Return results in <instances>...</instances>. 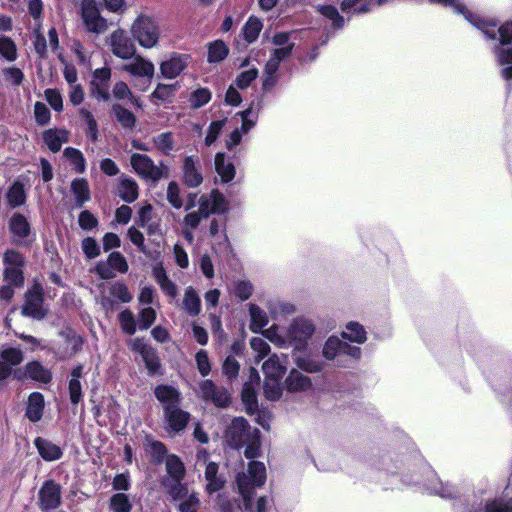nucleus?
Masks as SVG:
<instances>
[{"label": "nucleus", "mask_w": 512, "mask_h": 512, "mask_svg": "<svg viewBox=\"0 0 512 512\" xmlns=\"http://www.w3.org/2000/svg\"><path fill=\"white\" fill-rule=\"evenodd\" d=\"M0 57L7 62H14L18 58L16 43L5 35H0Z\"/></svg>", "instance_id": "46"}, {"label": "nucleus", "mask_w": 512, "mask_h": 512, "mask_svg": "<svg viewBox=\"0 0 512 512\" xmlns=\"http://www.w3.org/2000/svg\"><path fill=\"white\" fill-rule=\"evenodd\" d=\"M177 88L174 84H158L153 91L151 98L160 103H171Z\"/></svg>", "instance_id": "51"}, {"label": "nucleus", "mask_w": 512, "mask_h": 512, "mask_svg": "<svg viewBox=\"0 0 512 512\" xmlns=\"http://www.w3.org/2000/svg\"><path fill=\"white\" fill-rule=\"evenodd\" d=\"M121 329L128 335H133L137 330V323L133 313L129 309L123 310L118 315Z\"/></svg>", "instance_id": "61"}, {"label": "nucleus", "mask_w": 512, "mask_h": 512, "mask_svg": "<svg viewBox=\"0 0 512 512\" xmlns=\"http://www.w3.org/2000/svg\"><path fill=\"white\" fill-rule=\"evenodd\" d=\"M79 115L81 117V119L85 122L86 126H87V130H86V133H87V136L93 141H97L98 140V124H97V121L95 120L92 112L90 110H88L87 108L85 107H82L79 109Z\"/></svg>", "instance_id": "52"}, {"label": "nucleus", "mask_w": 512, "mask_h": 512, "mask_svg": "<svg viewBox=\"0 0 512 512\" xmlns=\"http://www.w3.org/2000/svg\"><path fill=\"white\" fill-rule=\"evenodd\" d=\"M81 18L86 30L96 35L107 29V21L100 15L94 0H83L81 3Z\"/></svg>", "instance_id": "7"}, {"label": "nucleus", "mask_w": 512, "mask_h": 512, "mask_svg": "<svg viewBox=\"0 0 512 512\" xmlns=\"http://www.w3.org/2000/svg\"><path fill=\"white\" fill-rule=\"evenodd\" d=\"M26 373L29 378L44 384L52 380V373L45 368L40 362L33 361L26 365Z\"/></svg>", "instance_id": "39"}, {"label": "nucleus", "mask_w": 512, "mask_h": 512, "mask_svg": "<svg viewBox=\"0 0 512 512\" xmlns=\"http://www.w3.org/2000/svg\"><path fill=\"white\" fill-rule=\"evenodd\" d=\"M42 304L43 289L39 284H35L26 294V301L22 307V314L36 319H42L45 316Z\"/></svg>", "instance_id": "16"}, {"label": "nucleus", "mask_w": 512, "mask_h": 512, "mask_svg": "<svg viewBox=\"0 0 512 512\" xmlns=\"http://www.w3.org/2000/svg\"><path fill=\"white\" fill-rule=\"evenodd\" d=\"M293 32H278L272 37V43L277 48L272 51H285L284 57L288 58L293 49L294 42L291 41V35Z\"/></svg>", "instance_id": "43"}, {"label": "nucleus", "mask_w": 512, "mask_h": 512, "mask_svg": "<svg viewBox=\"0 0 512 512\" xmlns=\"http://www.w3.org/2000/svg\"><path fill=\"white\" fill-rule=\"evenodd\" d=\"M110 79L111 69L108 67L98 68L93 72L90 83L92 97L107 102L110 100Z\"/></svg>", "instance_id": "15"}, {"label": "nucleus", "mask_w": 512, "mask_h": 512, "mask_svg": "<svg viewBox=\"0 0 512 512\" xmlns=\"http://www.w3.org/2000/svg\"><path fill=\"white\" fill-rule=\"evenodd\" d=\"M155 147L164 155H170L174 150V139L171 132H163L153 137Z\"/></svg>", "instance_id": "53"}, {"label": "nucleus", "mask_w": 512, "mask_h": 512, "mask_svg": "<svg viewBox=\"0 0 512 512\" xmlns=\"http://www.w3.org/2000/svg\"><path fill=\"white\" fill-rule=\"evenodd\" d=\"M61 501L60 486L53 481H46L39 491L40 507L44 511L55 509Z\"/></svg>", "instance_id": "17"}, {"label": "nucleus", "mask_w": 512, "mask_h": 512, "mask_svg": "<svg viewBox=\"0 0 512 512\" xmlns=\"http://www.w3.org/2000/svg\"><path fill=\"white\" fill-rule=\"evenodd\" d=\"M287 363V355L272 354L262 365L265 378L282 379L287 371Z\"/></svg>", "instance_id": "20"}, {"label": "nucleus", "mask_w": 512, "mask_h": 512, "mask_svg": "<svg viewBox=\"0 0 512 512\" xmlns=\"http://www.w3.org/2000/svg\"><path fill=\"white\" fill-rule=\"evenodd\" d=\"M253 429L243 417L234 418L228 426L225 438L228 445L234 449L244 447L249 437L252 435Z\"/></svg>", "instance_id": "11"}, {"label": "nucleus", "mask_w": 512, "mask_h": 512, "mask_svg": "<svg viewBox=\"0 0 512 512\" xmlns=\"http://www.w3.org/2000/svg\"><path fill=\"white\" fill-rule=\"evenodd\" d=\"M131 35L138 44L146 49L157 46L160 38L158 22L151 16L140 14L131 25Z\"/></svg>", "instance_id": "3"}, {"label": "nucleus", "mask_w": 512, "mask_h": 512, "mask_svg": "<svg viewBox=\"0 0 512 512\" xmlns=\"http://www.w3.org/2000/svg\"><path fill=\"white\" fill-rule=\"evenodd\" d=\"M215 170L222 183H229L235 177V166L232 162L226 160V156L222 152L215 155Z\"/></svg>", "instance_id": "31"}, {"label": "nucleus", "mask_w": 512, "mask_h": 512, "mask_svg": "<svg viewBox=\"0 0 512 512\" xmlns=\"http://www.w3.org/2000/svg\"><path fill=\"white\" fill-rule=\"evenodd\" d=\"M261 333L265 339L269 340L275 346L279 348H288L286 331L283 333L278 325L274 324L263 330Z\"/></svg>", "instance_id": "45"}, {"label": "nucleus", "mask_w": 512, "mask_h": 512, "mask_svg": "<svg viewBox=\"0 0 512 512\" xmlns=\"http://www.w3.org/2000/svg\"><path fill=\"white\" fill-rule=\"evenodd\" d=\"M362 351L359 346L344 341L337 335H331L322 347V356L340 368L350 367L352 361L361 358Z\"/></svg>", "instance_id": "2"}, {"label": "nucleus", "mask_w": 512, "mask_h": 512, "mask_svg": "<svg viewBox=\"0 0 512 512\" xmlns=\"http://www.w3.org/2000/svg\"><path fill=\"white\" fill-rule=\"evenodd\" d=\"M10 231L16 243H27V238L30 235V224L27 219L21 214H14L9 222Z\"/></svg>", "instance_id": "26"}, {"label": "nucleus", "mask_w": 512, "mask_h": 512, "mask_svg": "<svg viewBox=\"0 0 512 512\" xmlns=\"http://www.w3.org/2000/svg\"><path fill=\"white\" fill-rule=\"evenodd\" d=\"M44 405V397L41 393H31L27 401L26 417L31 422H38L42 418Z\"/></svg>", "instance_id": "32"}, {"label": "nucleus", "mask_w": 512, "mask_h": 512, "mask_svg": "<svg viewBox=\"0 0 512 512\" xmlns=\"http://www.w3.org/2000/svg\"><path fill=\"white\" fill-rule=\"evenodd\" d=\"M189 60L190 56L187 54L173 53L160 64V72L163 77L174 79L187 67Z\"/></svg>", "instance_id": "19"}, {"label": "nucleus", "mask_w": 512, "mask_h": 512, "mask_svg": "<svg viewBox=\"0 0 512 512\" xmlns=\"http://www.w3.org/2000/svg\"><path fill=\"white\" fill-rule=\"evenodd\" d=\"M266 481V467L260 461H251L247 472L237 474L236 483L238 491L243 498V506L246 512H254L252 496L254 490L264 485Z\"/></svg>", "instance_id": "1"}, {"label": "nucleus", "mask_w": 512, "mask_h": 512, "mask_svg": "<svg viewBox=\"0 0 512 512\" xmlns=\"http://www.w3.org/2000/svg\"><path fill=\"white\" fill-rule=\"evenodd\" d=\"M122 69L136 77H145L150 82L155 73L154 64L141 56L133 57V60L123 65Z\"/></svg>", "instance_id": "21"}, {"label": "nucleus", "mask_w": 512, "mask_h": 512, "mask_svg": "<svg viewBox=\"0 0 512 512\" xmlns=\"http://www.w3.org/2000/svg\"><path fill=\"white\" fill-rule=\"evenodd\" d=\"M426 480L421 481V479L416 476L414 478H408L407 476H404L402 479V482L405 485H423L425 489L431 493L440 496L441 498L446 499H452L456 497L457 495V489L451 485L450 483L446 482L443 483L437 475L432 471L431 469L427 468L426 470Z\"/></svg>", "instance_id": "5"}, {"label": "nucleus", "mask_w": 512, "mask_h": 512, "mask_svg": "<svg viewBox=\"0 0 512 512\" xmlns=\"http://www.w3.org/2000/svg\"><path fill=\"white\" fill-rule=\"evenodd\" d=\"M128 263L120 252H111L106 261H99L95 266L96 273L101 279H112L116 273L124 274L128 271Z\"/></svg>", "instance_id": "13"}, {"label": "nucleus", "mask_w": 512, "mask_h": 512, "mask_svg": "<svg viewBox=\"0 0 512 512\" xmlns=\"http://www.w3.org/2000/svg\"><path fill=\"white\" fill-rule=\"evenodd\" d=\"M181 180L188 188H198L204 181L200 158L196 155L185 156L181 164Z\"/></svg>", "instance_id": "9"}, {"label": "nucleus", "mask_w": 512, "mask_h": 512, "mask_svg": "<svg viewBox=\"0 0 512 512\" xmlns=\"http://www.w3.org/2000/svg\"><path fill=\"white\" fill-rule=\"evenodd\" d=\"M285 384L290 392H304L312 387L311 379L295 369L290 371Z\"/></svg>", "instance_id": "30"}, {"label": "nucleus", "mask_w": 512, "mask_h": 512, "mask_svg": "<svg viewBox=\"0 0 512 512\" xmlns=\"http://www.w3.org/2000/svg\"><path fill=\"white\" fill-rule=\"evenodd\" d=\"M26 201V194L23 184L14 182L7 192V202L10 207L16 208L23 205Z\"/></svg>", "instance_id": "49"}, {"label": "nucleus", "mask_w": 512, "mask_h": 512, "mask_svg": "<svg viewBox=\"0 0 512 512\" xmlns=\"http://www.w3.org/2000/svg\"><path fill=\"white\" fill-rule=\"evenodd\" d=\"M70 132L62 128H51L43 132L42 138L48 149L56 153L60 151L62 145L69 141Z\"/></svg>", "instance_id": "23"}, {"label": "nucleus", "mask_w": 512, "mask_h": 512, "mask_svg": "<svg viewBox=\"0 0 512 512\" xmlns=\"http://www.w3.org/2000/svg\"><path fill=\"white\" fill-rule=\"evenodd\" d=\"M315 332L314 323L307 318L297 317L286 328L288 348L293 347L295 351H304L308 342Z\"/></svg>", "instance_id": "4"}, {"label": "nucleus", "mask_w": 512, "mask_h": 512, "mask_svg": "<svg viewBox=\"0 0 512 512\" xmlns=\"http://www.w3.org/2000/svg\"><path fill=\"white\" fill-rule=\"evenodd\" d=\"M200 393L204 400L213 402L218 407H226L230 402L228 392L217 387L211 380H204L200 384Z\"/></svg>", "instance_id": "18"}, {"label": "nucleus", "mask_w": 512, "mask_h": 512, "mask_svg": "<svg viewBox=\"0 0 512 512\" xmlns=\"http://www.w3.org/2000/svg\"><path fill=\"white\" fill-rule=\"evenodd\" d=\"M167 201L175 209H180L183 206V200L180 194V187L175 181H171L166 190Z\"/></svg>", "instance_id": "64"}, {"label": "nucleus", "mask_w": 512, "mask_h": 512, "mask_svg": "<svg viewBox=\"0 0 512 512\" xmlns=\"http://www.w3.org/2000/svg\"><path fill=\"white\" fill-rule=\"evenodd\" d=\"M267 308L272 318L275 320L291 315L296 311V308L292 303L281 300L269 301L267 303Z\"/></svg>", "instance_id": "40"}, {"label": "nucleus", "mask_w": 512, "mask_h": 512, "mask_svg": "<svg viewBox=\"0 0 512 512\" xmlns=\"http://www.w3.org/2000/svg\"><path fill=\"white\" fill-rule=\"evenodd\" d=\"M84 376V366L79 364L75 366L71 373L68 383L69 397L73 405H77L83 397L81 378Z\"/></svg>", "instance_id": "27"}, {"label": "nucleus", "mask_w": 512, "mask_h": 512, "mask_svg": "<svg viewBox=\"0 0 512 512\" xmlns=\"http://www.w3.org/2000/svg\"><path fill=\"white\" fill-rule=\"evenodd\" d=\"M165 464L166 471L170 478L164 480L163 485L168 490L171 497H179L184 491V485L181 483V480L185 476L184 465L176 455H168Z\"/></svg>", "instance_id": "6"}, {"label": "nucleus", "mask_w": 512, "mask_h": 512, "mask_svg": "<svg viewBox=\"0 0 512 512\" xmlns=\"http://www.w3.org/2000/svg\"><path fill=\"white\" fill-rule=\"evenodd\" d=\"M118 195L127 203L134 202L138 197L137 183L131 178L122 177L118 185Z\"/></svg>", "instance_id": "38"}, {"label": "nucleus", "mask_w": 512, "mask_h": 512, "mask_svg": "<svg viewBox=\"0 0 512 512\" xmlns=\"http://www.w3.org/2000/svg\"><path fill=\"white\" fill-rule=\"evenodd\" d=\"M156 399L162 404L164 412L179 406L180 392L171 385H158L154 389Z\"/></svg>", "instance_id": "22"}, {"label": "nucleus", "mask_w": 512, "mask_h": 512, "mask_svg": "<svg viewBox=\"0 0 512 512\" xmlns=\"http://www.w3.org/2000/svg\"><path fill=\"white\" fill-rule=\"evenodd\" d=\"M262 26V22L258 18L250 17L242 29L245 40L248 43L256 41L262 30Z\"/></svg>", "instance_id": "54"}, {"label": "nucleus", "mask_w": 512, "mask_h": 512, "mask_svg": "<svg viewBox=\"0 0 512 512\" xmlns=\"http://www.w3.org/2000/svg\"><path fill=\"white\" fill-rule=\"evenodd\" d=\"M63 154L77 173L82 174L85 172L86 160L80 150L73 147H67Z\"/></svg>", "instance_id": "47"}, {"label": "nucleus", "mask_w": 512, "mask_h": 512, "mask_svg": "<svg viewBox=\"0 0 512 512\" xmlns=\"http://www.w3.org/2000/svg\"><path fill=\"white\" fill-rule=\"evenodd\" d=\"M250 317L249 329L253 333H260L263 328L268 324L269 317L265 310L254 303L247 305Z\"/></svg>", "instance_id": "29"}, {"label": "nucleus", "mask_w": 512, "mask_h": 512, "mask_svg": "<svg viewBox=\"0 0 512 512\" xmlns=\"http://www.w3.org/2000/svg\"><path fill=\"white\" fill-rule=\"evenodd\" d=\"M110 509L112 512H131L132 504L128 495L116 493L110 498Z\"/></svg>", "instance_id": "59"}, {"label": "nucleus", "mask_w": 512, "mask_h": 512, "mask_svg": "<svg viewBox=\"0 0 512 512\" xmlns=\"http://www.w3.org/2000/svg\"><path fill=\"white\" fill-rule=\"evenodd\" d=\"M4 278L5 281L14 286H22L24 276L22 267L24 265L23 256L15 250H7L3 257Z\"/></svg>", "instance_id": "10"}, {"label": "nucleus", "mask_w": 512, "mask_h": 512, "mask_svg": "<svg viewBox=\"0 0 512 512\" xmlns=\"http://www.w3.org/2000/svg\"><path fill=\"white\" fill-rule=\"evenodd\" d=\"M108 44L113 55L123 60L132 59L136 53L134 43L123 29L114 30L109 36Z\"/></svg>", "instance_id": "12"}, {"label": "nucleus", "mask_w": 512, "mask_h": 512, "mask_svg": "<svg viewBox=\"0 0 512 512\" xmlns=\"http://www.w3.org/2000/svg\"><path fill=\"white\" fill-rule=\"evenodd\" d=\"M228 47L221 40H216L208 46V62L218 63L223 61L228 55Z\"/></svg>", "instance_id": "48"}, {"label": "nucleus", "mask_w": 512, "mask_h": 512, "mask_svg": "<svg viewBox=\"0 0 512 512\" xmlns=\"http://www.w3.org/2000/svg\"><path fill=\"white\" fill-rule=\"evenodd\" d=\"M258 429H253L252 435L245 443L244 455L247 459H255L260 456V435Z\"/></svg>", "instance_id": "57"}, {"label": "nucleus", "mask_w": 512, "mask_h": 512, "mask_svg": "<svg viewBox=\"0 0 512 512\" xmlns=\"http://www.w3.org/2000/svg\"><path fill=\"white\" fill-rule=\"evenodd\" d=\"M341 338L354 345L359 346L366 342L367 332L362 324L356 321L348 322L342 332L340 333Z\"/></svg>", "instance_id": "24"}, {"label": "nucleus", "mask_w": 512, "mask_h": 512, "mask_svg": "<svg viewBox=\"0 0 512 512\" xmlns=\"http://www.w3.org/2000/svg\"><path fill=\"white\" fill-rule=\"evenodd\" d=\"M71 190L75 195L77 205L83 206L90 199L89 185L86 179L78 178L72 181Z\"/></svg>", "instance_id": "44"}, {"label": "nucleus", "mask_w": 512, "mask_h": 512, "mask_svg": "<svg viewBox=\"0 0 512 512\" xmlns=\"http://www.w3.org/2000/svg\"><path fill=\"white\" fill-rule=\"evenodd\" d=\"M460 512H512V502L497 499L487 502L484 506L482 503L473 504L471 508H463Z\"/></svg>", "instance_id": "35"}, {"label": "nucleus", "mask_w": 512, "mask_h": 512, "mask_svg": "<svg viewBox=\"0 0 512 512\" xmlns=\"http://www.w3.org/2000/svg\"><path fill=\"white\" fill-rule=\"evenodd\" d=\"M153 277L157 284L160 286L161 290L168 296L175 298L177 296V287L176 285L169 279L165 269L162 265H156L153 268Z\"/></svg>", "instance_id": "37"}, {"label": "nucleus", "mask_w": 512, "mask_h": 512, "mask_svg": "<svg viewBox=\"0 0 512 512\" xmlns=\"http://www.w3.org/2000/svg\"><path fill=\"white\" fill-rule=\"evenodd\" d=\"M282 379L265 378L264 381V394L270 401L279 400L282 396Z\"/></svg>", "instance_id": "56"}, {"label": "nucleus", "mask_w": 512, "mask_h": 512, "mask_svg": "<svg viewBox=\"0 0 512 512\" xmlns=\"http://www.w3.org/2000/svg\"><path fill=\"white\" fill-rule=\"evenodd\" d=\"M141 358L145 363L149 375H154L160 368V361L152 347H141Z\"/></svg>", "instance_id": "50"}, {"label": "nucleus", "mask_w": 512, "mask_h": 512, "mask_svg": "<svg viewBox=\"0 0 512 512\" xmlns=\"http://www.w3.org/2000/svg\"><path fill=\"white\" fill-rule=\"evenodd\" d=\"M182 308L192 317L198 316L201 312V299L192 286L185 289L182 299Z\"/></svg>", "instance_id": "33"}, {"label": "nucleus", "mask_w": 512, "mask_h": 512, "mask_svg": "<svg viewBox=\"0 0 512 512\" xmlns=\"http://www.w3.org/2000/svg\"><path fill=\"white\" fill-rule=\"evenodd\" d=\"M211 96L208 88H198L191 93L189 102L193 108H200L211 100Z\"/></svg>", "instance_id": "63"}, {"label": "nucleus", "mask_w": 512, "mask_h": 512, "mask_svg": "<svg viewBox=\"0 0 512 512\" xmlns=\"http://www.w3.org/2000/svg\"><path fill=\"white\" fill-rule=\"evenodd\" d=\"M34 445L44 461H56L59 460L63 455L62 449L48 439L37 437L34 440Z\"/></svg>", "instance_id": "25"}, {"label": "nucleus", "mask_w": 512, "mask_h": 512, "mask_svg": "<svg viewBox=\"0 0 512 512\" xmlns=\"http://www.w3.org/2000/svg\"><path fill=\"white\" fill-rule=\"evenodd\" d=\"M130 164L134 171L146 180L157 182L164 176L163 168L157 166L146 154L133 153Z\"/></svg>", "instance_id": "8"}, {"label": "nucleus", "mask_w": 512, "mask_h": 512, "mask_svg": "<svg viewBox=\"0 0 512 512\" xmlns=\"http://www.w3.org/2000/svg\"><path fill=\"white\" fill-rule=\"evenodd\" d=\"M219 466L216 462H208L205 465L204 478L206 481V491L209 494L218 492L225 484V479L218 474Z\"/></svg>", "instance_id": "28"}, {"label": "nucleus", "mask_w": 512, "mask_h": 512, "mask_svg": "<svg viewBox=\"0 0 512 512\" xmlns=\"http://www.w3.org/2000/svg\"><path fill=\"white\" fill-rule=\"evenodd\" d=\"M250 347L256 353V355H255L256 363H259L270 352L269 344L261 337L251 338Z\"/></svg>", "instance_id": "62"}, {"label": "nucleus", "mask_w": 512, "mask_h": 512, "mask_svg": "<svg viewBox=\"0 0 512 512\" xmlns=\"http://www.w3.org/2000/svg\"><path fill=\"white\" fill-rule=\"evenodd\" d=\"M318 11L325 18L332 21L334 29H340L344 26V18L339 14L336 7L332 5H321L318 6Z\"/></svg>", "instance_id": "58"}, {"label": "nucleus", "mask_w": 512, "mask_h": 512, "mask_svg": "<svg viewBox=\"0 0 512 512\" xmlns=\"http://www.w3.org/2000/svg\"><path fill=\"white\" fill-rule=\"evenodd\" d=\"M113 112L117 121L123 128L132 129L134 127L136 118L131 111L127 110L119 104H115L113 105Z\"/></svg>", "instance_id": "55"}, {"label": "nucleus", "mask_w": 512, "mask_h": 512, "mask_svg": "<svg viewBox=\"0 0 512 512\" xmlns=\"http://www.w3.org/2000/svg\"><path fill=\"white\" fill-rule=\"evenodd\" d=\"M164 415L170 429L174 432L183 430L190 416L187 412L179 409V406L164 412Z\"/></svg>", "instance_id": "36"}, {"label": "nucleus", "mask_w": 512, "mask_h": 512, "mask_svg": "<svg viewBox=\"0 0 512 512\" xmlns=\"http://www.w3.org/2000/svg\"><path fill=\"white\" fill-rule=\"evenodd\" d=\"M260 109V103L257 104L256 108H254V104H251L250 107L237 114L242 119V125L239 130L243 134L248 133L255 126Z\"/></svg>", "instance_id": "41"}, {"label": "nucleus", "mask_w": 512, "mask_h": 512, "mask_svg": "<svg viewBox=\"0 0 512 512\" xmlns=\"http://www.w3.org/2000/svg\"><path fill=\"white\" fill-rule=\"evenodd\" d=\"M60 337L64 341V347L59 352L61 354V357L73 356L81 349L82 339L75 332H61Z\"/></svg>", "instance_id": "34"}, {"label": "nucleus", "mask_w": 512, "mask_h": 512, "mask_svg": "<svg viewBox=\"0 0 512 512\" xmlns=\"http://www.w3.org/2000/svg\"><path fill=\"white\" fill-rule=\"evenodd\" d=\"M172 498L179 501L180 512H197L200 506L197 495L195 493H189L185 486L181 496Z\"/></svg>", "instance_id": "42"}, {"label": "nucleus", "mask_w": 512, "mask_h": 512, "mask_svg": "<svg viewBox=\"0 0 512 512\" xmlns=\"http://www.w3.org/2000/svg\"><path fill=\"white\" fill-rule=\"evenodd\" d=\"M0 360L12 368L23 361V353L20 349L7 347L0 350Z\"/></svg>", "instance_id": "60"}, {"label": "nucleus", "mask_w": 512, "mask_h": 512, "mask_svg": "<svg viewBox=\"0 0 512 512\" xmlns=\"http://www.w3.org/2000/svg\"><path fill=\"white\" fill-rule=\"evenodd\" d=\"M198 209L207 217L211 214H223L228 210V202L221 192L213 189L209 193L199 196Z\"/></svg>", "instance_id": "14"}]
</instances>
